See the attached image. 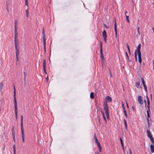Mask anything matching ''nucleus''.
Masks as SVG:
<instances>
[{
	"label": "nucleus",
	"mask_w": 154,
	"mask_h": 154,
	"mask_svg": "<svg viewBox=\"0 0 154 154\" xmlns=\"http://www.w3.org/2000/svg\"><path fill=\"white\" fill-rule=\"evenodd\" d=\"M18 33L17 32V28H15V30H14V35H17Z\"/></svg>",
	"instance_id": "nucleus-36"
},
{
	"label": "nucleus",
	"mask_w": 154,
	"mask_h": 154,
	"mask_svg": "<svg viewBox=\"0 0 154 154\" xmlns=\"http://www.w3.org/2000/svg\"><path fill=\"white\" fill-rule=\"evenodd\" d=\"M24 86L25 87L26 85V79H24Z\"/></svg>",
	"instance_id": "nucleus-40"
},
{
	"label": "nucleus",
	"mask_w": 154,
	"mask_h": 154,
	"mask_svg": "<svg viewBox=\"0 0 154 154\" xmlns=\"http://www.w3.org/2000/svg\"><path fill=\"white\" fill-rule=\"evenodd\" d=\"M101 113H102V116H103V115H104V112H103V111H102V110H101Z\"/></svg>",
	"instance_id": "nucleus-47"
},
{
	"label": "nucleus",
	"mask_w": 154,
	"mask_h": 154,
	"mask_svg": "<svg viewBox=\"0 0 154 154\" xmlns=\"http://www.w3.org/2000/svg\"><path fill=\"white\" fill-rule=\"evenodd\" d=\"M151 152L152 153L154 152V146L153 144H151L150 146Z\"/></svg>",
	"instance_id": "nucleus-17"
},
{
	"label": "nucleus",
	"mask_w": 154,
	"mask_h": 154,
	"mask_svg": "<svg viewBox=\"0 0 154 154\" xmlns=\"http://www.w3.org/2000/svg\"><path fill=\"white\" fill-rule=\"evenodd\" d=\"M114 30L115 33L116 38H117V25L116 20H115L114 23Z\"/></svg>",
	"instance_id": "nucleus-11"
},
{
	"label": "nucleus",
	"mask_w": 154,
	"mask_h": 154,
	"mask_svg": "<svg viewBox=\"0 0 154 154\" xmlns=\"http://www.w3.org/2000/svg\"><path fill=\"white\" fill-rule=\"evenodd\" d=\"M150 139V140L153 144H154V139L152 137L149 138Z\"/></svg>",
	"instance_id": "nucleus-24"
},
{
	"label": "nucleus",
	"mask_w": 154,
	"mask_h": 154,
	"mask_svg": "<svg viewBox=\"0 0 154 154\" xmlns=\"http://www.w3.org/2000/svg\"><path fill=\"white\" fill-rule=\"evenodd\" d=\"M12 135H15L14 129V126H13L12 127Z\"/></svg>",
	"instance_id": "nucleus-23"
},
{
	"label": "nucleus",
	"mask_w": 154,
	"mask_h": 154,
	"mask_svg": "<svg viewBox=\"0 0 154 154\" xmlns=\"http://www.w3.org/2000/svg\"><path fill=\"white\" fill-rule=\"evenodd\" d=\"M124 112L126 118H127L128 115L126 110H124Z\"/></svg>",
	"instance_id": "nucleus-32"
},
{
	"label": "nucleus",
	"mask_w": 154,
	"mask_h": 154,
	"mask_svg": "<svg viewBox=\"0 0 154 154\" xmlns=\"http://www.w3.org/2000/svg\"><path fill=\"white\" fill-rule=\"evenodd\" d=\"M109 74H110V76L111 77L112 76V73H111V72L110 69L109 70Z\"/></svg>",
	"instance_id": "nucleus-46"
},
{
	"label": "nucleus",
	"mask_w": 154,
	"mask_h": 154,
	"mask_svg": "<svg viewBox=\"0 0 154 154\" xmlns=\"http://www.w3.org/2000/svg\"><path fill=\"white\" fill-rule=\"evenodd\" d=\"M94 139L96 143H97L98 142H99L98 141L96 137V135L95 134H94Z\"/></svg>",
	"instance_id": "nucleus-28"
},
{
	"label": "nucleus",
	"mask_w": 154,
	"mask_h": 154,
	"mask_svg": "<svg viewBox=\"0 0 154 154\" xmlns=\"http://www.w3.org/2000/svg\"><path fill=\"white\" fill-rule=\"evenodd\" d=\"M99 148V152H101V148H102V147H100V148Z\"/></svg>",
	"instance_id": "nucleus-50"
},
{
	"label": "nucleus",
	"mask_w": 154,
	"mask_h": 154,
	"mask_svg": "<svg viewBox=\"0 0 154 154\" xmlns=\"http://www.w3.org/2000/svg\"><path fill=\"white\" fill-rule=\"evenodd\" d=\"M146 98H147V101H149V98L148 97V96H147V95L146 96Z\"/></svg>",
	"instance_id": "nucleus-44"
},
{
	"label": "nucleus",
	"mask_w": 154,
	"mask_h": 154,
	"mask_svg": "<svg viewBox=\"0 0 154 154\" xmlns=\"http://www.w3.org/2000/svg\"><path fill=\"white\" fill-rule=\"evenodd\" d=\"M17 35H14V43L15 45H19V41L17 39Z\"/></svg>",
	"instance_id": "nucleus-10"
},
{
	"label": "nucleus",
	"mask_w": 154,
	"mask_h": 154,
	"mask_svg": "<svg viewBox=\"0 0 154 154\" xmlns=\"http://www.w3.org/2000/svg\"><path fill=\"white\" fill-rule=\"evenodd\" d=\"M46 79L47 81L48 82V76H47V77L46 78Z\"/></svg>",
	"instance_id": "nucleus-58"
},
{
	"label": "nucleus",
	"mask_w": 154,
	"mask_h": 154,
	"mask_svg": "<svg viewBox=\"0 0 154 154\" xmlns=\"http://www.w3.org/2000/svg\"><path fill=\"white\" fill-rule=\"evenodd\" d=\"M124 124H125V128L126 129V130H127V123H126V120L125 119H124Z\"/></svg>",
	"instance_id": "nucleus-25"
},
{
	"label": "nucleus",
	"mask_w": 154,
	"mask_h": 154,
	"mask_svg": "<svg viewBox=\"0 0 154 154\" xmlns=\"http://www.w3.org/2000/svg\"><path fill=\"white\" fill-rule=\"evenodd\" d=\"M150 111V110H149V109H148V110L147 111V116L149 118L150 117V115H149V112Z\"/></svg>",
	"instance_id": "nucleus-30"
},
{
	"label": "nucleus",
	"mask_w": 154,
	"mask_h": 154,
	"mask_svg": "<svg viewBox=\"0 0 154 154\" xmlns=\"http://www.w3.org/2000/svg\"><path fill=\"white\" fill-rule=\"evenodd\" d=\"M42 38H43V45H44V51L46 52V37L45 35V30L44 28L43 27L42 29Z\"/></svg>",
	"instance_id": "nucleus-3"
},
{
	"label": "nucleus",
	"mask_w": 154,
	"mask_h": 154,
	"mask_svg": "<svg viewBox=\"0 0 154 154\" xmlns=\"http://www.w3.org/2000/svg\"><path fill=\"white\" fill-rule=\"evenodd\" d=\"M125 16L126 17V20H127V22H128V23H129V16L128 15H126Z\"/></svg>",
	"instance_id": "nucleus-31"
},
{
	"label": "nucleus",
	"mask_w": 154,
	"mask_h": 154,
	"mask_svg": "<svg viewBox=\"0 0 154 154\" xmlns=\"http://www.w3.org/2000/svg\"><path fill=\"white\" fill-rule=\"evenodd\" d=\"M126 46H127V48H128V50L129 54H131V52H130V49L129 46V45H128V44L127 43L126 44Z\"/></svg>",
	"instance_id": "nucleus-22"
},
{
	"label": "nucleus",
	"mask_w": 154,
	"mask_h": 154,
	"mask_svg": "<svg viewBox=\"0 0 154 154\" xmlns=\"http://www.w3.org/2000/svg\"><path fill=\"white\" fill-rule=\"evenodd\" d=\"M43 69H44V71L45 73V74H47L46 71V68H44Z\"/></svg>",
	"instance_id": "nucleus-42"
},
{
	"label": "nucleus",
	"mask_w": 154,
	"mask_h": 154,
	"mask_svg": "<svg viewBox=\"0 0 154 154\" xmlns=\"http://www.w3.org/2000/svg\"><path fill=\"white\" fill-rule=\"evenodd\" d=\"M146 133L147 134V136L149 138L152 137V135L151 134L149 130H147L146 131Z\"/></svg>",
	"instance_id": "nucleus-16"
},
{
	"label": "nucleus",
	"mask_w": 154,
	"mask_h": 154,
	"mask_svg": "<svg viewBox=\"0 0 154 154\" xmlns=\"http://www.w3.org/2000/svg\"><path fill=\"white\" fill-rule=\"evenodd\" d=\"M126 104H127V108H128L129 106H128V104H127V103L126 102Z\"/></svg>",
	"instance_id": "nucleus-61"
},
{
	"label": "nucleus",
	"mask_w": 154,
	"mask_h": 154,
	"mask_svg": "<svg viewBox=\"0 0 154 154\" xmlns=\"http://www.w3.org/2000/svg\"><path fill=\"white\" fill-rule=\"evenodd\" d=\"M149 101H147V107L148 109H149V110L150 109H149Z\"/></svg>",
	"instance_id": "nucleus-27"
},
{
	"label": "nucleus",
	"mask_w": 154,
	"mask_h": 154,
	"mask_svg": "<svg viewBox=\"0 0 154 154\" xmlns=\"http://www.w3.org/2000/svg\"><path fill=\"white\" fill-rule=\"evenodd\" d=\"M106 102L108 103L111 102L112 101V99L109 96H107L105 98Z\"/></svg>",
	"instance_id": "nucleus-13"
},
{
	"label": "nucleus",
	"mask_w": 154,
	"mask_h": 154,
	"mask_svg": "<svg viewBox=\"0 0 154 154\" xmlns=\"http://www.w3.org/2000/svg\"><path fill=\"white\" fill-rule=\"evenodd\" d=\"M127 11H125V15H127V14H127Z\"/></svg>",
	"instance_id": "nucleus-64"
},
{
	"label": "nucleus",
	"mask_w": 154,
	"mask_h": 154,
	"mask_svg": "<svg viewBox=\"0 0 154 154\" xmlns=\"http://www.w3.org/2000/svg\"><path fill=\"white\" fill-rule=\"evenodd\" d=\"M90 97L91 98L93 99L94 97V93L93 92H91L90 94Z\"/></svg>",
	"instance_id": "nucleus-19"
},
{
	"label": "nucleus",
	"mask_w": 154,
	"mask_h": 154,
	"mask_svg": "<svg viewBox=\"0 0 154 154\" xmlns=\"http://www.w3.org/2000/svg\"><path fill=\"white\" fill-rule=\"evenodd\" d=\"M12 135L13 140L14 142H15V135Z\"/></svg>",
	"instance_id": "nucleus-39"
},
{
	"label": "nucleus",
	"mask_w": 154,
	"mask_h": 154,
	"mask_svg": "<svg viewBox=\"0 0 154 154\" xmlns=\"http://www.w3.org/2000/svg\"><path fill=\"white\" fill-rule=\"evenodd\" d=\"M147 122L148 124V125L149 124V119L148 118H147Z\"/></svg>",
	"instance_id": "nucleus-51"
},
{
	"label": "nucleus",
	"mask_w": 154,
	"mask_h": 154,
	"mask_svg": "<svg viewBox=\"0 0 154 154\" xmlns=\"http://www.w3.org/2000/svg\"><path fill=\"white\" fill-rule=\"evenodd\" d=\"M144 102L145 104V106L146 107V100H144Z\"/></svg>",
	"instance_id": "nucleus-48"
},
{
	"label": "nucleus",
	"mask_w": 154,
	"mask_h": 154,
	"mask_svg": "<svg viewBox=\"0 0 154 154\" xmlns=\"http://www.w3.org/2000/svg\"><path fill=\"white\" fill-rule=\"evenodd\" d=\"M104 109L105 111L106 116L107 119L109 118V111L108 108V105L106 102L103 103Z\"/></svg>",
	"instance_id": "nucleus-1"
},
{
	"label": "nucleus",
	"mask_w": 154,
	"mask_h": 154,
	"mask_svg": "<svg viewBox=\"0 0 154 154\" xmlns=\"http://www.w3.org/2000/svg\"><path fill=\"white\" fill-rule=\"evenodd\" d=\"M3 86V83H0V89L1 90H2Z\"/></svg>",
	"instance_id": "nucleus-33"
},
{
	"label": "nucleus",
	"mask_w": 154,
	"mask_h": 154,
	"mask_svg": "<svg viewBox=\"0 0 154 154\" xmlns=\"http://www.w3.org/2000/svg\"><path fill=\"white\" fill-rule=\"evenodd\" d=\"M97 117H99L98 120L100 121V118H99V116L98 114H97Z\"/></svg>",
	"instance_id": "nucleus-56"
},
{
	"label": "nucleus",
	"mask_w": 154,
	"mask_h": 154,
	"mask_svg": "<svg viewBox=\"0 0 154 154\" xmlns=\"http://www.w3.org/2000/svg\"><path fill=\"white\" fill-rule=\"evenodd\" d=\"M122 108L123 109V111L125 110V106H124V104L122 102Z\"/></svg>",
	"instance_id": "nucleus-38"
},
{
	"label": "nucleus",
	"mask_w": 154,
	"mask_h": 154,
	"mask_svg": "<svg viewBox=\"0 0 154 154\" xmlns=\"http://www.w3.org/2000/svg\"><path fill=\"white\" fill-rule=\"evenodd\" d=\"M129 152H130V154H132V152H131V149H129Z\"/></svg>",
	"instance_id": "nucleus-53"
},
{
	"label": "nucleus",
	"mask_w": 154,
	"mask_h": 154,
	"mask_svg": "<svg viewBox=\"0 0 154 154\" xmlns=\"http://www.w3.org/2000/svg\"><path fill=\"white\" fill-rule=\"evenodd\" d=\"M16 50V57H18L19 55V45H15Z\"/></svg>",
	"instance_id": "nucleus-5"
},
{
	"label": "nucleus",
	"mask_w": 154,
	"mask_h": 154,
	"mask_svg": "<svg viewBox=\"0 0 154 154\" xmlns=\"http://www.w3.org/2000/svg\"><path fill=\"white\" fill-rule=\"evenodd\" d=\"M139 29H140V28L139 27H138L137 28V31H139Z\"/></svg>",
	"instance_id": "nucleus-60"
},
{
	"label": "nucleus",
	"mask_w": 154,
	"mask_h": 154,
	"mask_svg": "<svg viewBox=\"0 0 154 154\" xmlns=\"http://www.w3.org/2000/svg\"><path fill=\"white\" fill-rule=\"evenodd\" d=\"M138 61L140 65H141V63L142 62V58H141V54H138Z\"/></svg>",
	"instance_id": "nucleus-15"
},
{
	"label": "nucleus",
	"mask_w": 154,
	"mask_h": 154,
	"mask_svg": "<svg viewBox=\"0 0 154 154\" xmlns=\"http://www.w3.org/2000/svg\"><path fill=\"white\" fill-rule=\"evenodd\" d=\"M137 100L138 103L140 105H142L143 103L142 97L141 96H139L138 97Z\"/></svg>",
	"instance_id": "nucleus-9"
},
{
	"label": "nucleus",
	"mask_w": 154,
	"mask_h": 154,
	"mask_svg": "<svg viewBox=\"0 0 154 154\" xmlns=\"http://www.w3.org/2000/svg\"><path fill=\"white\" fill-rule=\"evenodd\" d=\"M103 40L105 41V42H106V37H103Z\"/></svg>",
	"instance_id": "nucleus-41"
},
{
	"label": "nucleus",
	"mask_w": 154,
	"mask_h": 154,
	"mask_svg": "<svg viewBox=\"0 0 154 154\" xmlns=\"http://www.w3.org/2000/svg\"><path fill=\"white\" fill-rule=\"evenodd\" d=\"M137 53H136V52H134V57L135 59L136 62L137 61Z\"/></svg>",
	"instance_id": "nucleus-26"
},
{
	"label": "nucleus",
	"mask_w": 154,
	"mask_h": 154,
	"mask_svg": "<svg viewBox=\"0 0 154 154\" xmlns=\"http://www.w3.org/2000/svg\"><path fill=\"white\" fill-rule=\"evenodd\" d=\"M103 118L104 119L105 121H106V117H105V115H103Z\"/></svg>",
	"instance_id": "nucleus-43"
},
{
	"label": "nucleus",
	"mask_w": 154,
	"mask_h": 154,
	"mask_svg": "<svg viewBox=\"0 0 154 154\" xmlns=\"http://www.w3.org/2000/svg\"><path fill=\"white\" fill-rule=\"evenodd\" d=\"M137 32H138V35H140V32H139V31H137Z\"/></svg>",
	"instance_id": "nucleus-59"
},
{
	"label": "nucleus",
	"mask_w": 154,
	"mask_h": 154,
	"mask_svg": "<svg viewBox=\"0 0 154 154\" xmlns=\"http://www.w3.org/2000/svg\"><path fill=\"white\" fill-rule=\"evenodd\" d=\"M141 80H142V83H143V87H144V88L145 89V90L146 91H147V87H146V84H145V82L144 81V80L142 78H141Z\"/></svg>",
	"instance_id": "nucleus-14"
},
{
	"label": "nucleus",
	"mask_w": 154,
	"mask_h": 154,
	"mask_svg": "<svg viewBox=\"0 0 154 154\" xmlns=\"http://www.w3.org/2000/svg\"><path fill=\"white\" fill-rule=\"evenodd\" d=\"M5 144H4V146H3V151H4L5 150Z\"/></svg>",
	"instance_id": "nucleus-45"
},
{
	"label": "nucleus",
	"mask_w": 154,
	"mask_h": 154,
	"mask_svg": "<svg viewBox=\"0 0 154 154\" xmlns=\"http://www.w3.org/2000/svg\"><path fill=\"white\" fill-rule=\"evenodd\" d=\"M125 54H126V56L127 57V58H128V54L126 52H125Z\"/></svg>",
	"instance_id": "nucleus-54"
},
{
	"label": "nucleus",
	"mask_w": 154,
	"mask_h": 154,
	"mask_svg": "<svg viewBox=\"0 0 154 154\" xmlns=\"http://www.w3.org/2000/svg\"><path fill=\"white\" fill-rule=\"evenodd\" d=\"M103 37H105H105H106V36H107L106 32L104 29V30L103 32Z\"/></svg>",
	"instance_id": "nucleus-18"
},
{
	"label": "nucleus",
	"mask_w": 154,
	"mask_h": 154,
	"mask_svg": "<svg viewBox=\"0 0 154 154\" xmlns=\"http://www.w3.org/2000/svg\"><path fill=\"white\" fill-rule=\"evenodd\" d=\"M14 106L15 109V115L16 119H17V103H14Z\"/></svg>",
	"instance_id": "nucleus-6"
},
{
	"label": "nucleus",
	"mask_w": 154,
	"mask_h": 154,
	"mask_svg": "<svg viewBox=\"0 0 154 154\" xmlns=\"http://www.w3.org/2000/svg\"><path fill=\"white\" fill-rule=\"evenodd\" d=\"M120 142L121 141H122V138H120Z\"/></svg>",
	"instance_id": "nucleus-63"
},
{
	"label": "nucleus",
	"mask_w": 154,
	"mask_h": 154,
	"mask_svg": "<svg viewBox=\"0 0 154 154\" xmlns=\"http://www.w3.org/2000/svg\"><path fill=\"white\" fill-rule=\"evenodd\" d=\"M96 143L97 144V145L99 148H100V147H101L99 142H98L97 143Z\"/></svg>",
	"instance_id": "nucleus-37"
},
{
	"label": "nucleus",
	"mask_w": 154,
	"mask_h": 154,
	"mask_svg": "<svg viewBox=\"0 0 154 154\" xmlns=\"http://www.w3.org/2000/svg\"><path fill=\"white\" fill-rule=\"evenodd\" d=\"M21 134L22 137V140L23 142H25V140L24 138V130L23 126V116L22 115L21 116Z\"/></svg>",
	"instance_id": "nucleus-2"
},
{
	"label": "nucleus",
	"mask_w": 154,
	"mask_h": 154,
	"mask_svg": "<svg viewBox=\"0 0 154 154\" xmlns=\"http://www.w3.org/2000/svg\"><path fill=\"white\" fill-rule=\"evenodd\" d=\"M6 9H7V10L8 12H8H9V10H8V8L7 7Z\"/></svg>",
	"instance_id": "nucleus-62"
},
{
	"label": "nucleus",
	"mask_w": 154,
	"mask_h": 154,
	"mask_svg": "<svg viewBox=\"0 0 154 154\" xmlns=\"http://www.w3.org/2000/svg\"><path fill=\"white\" fill-rule=\"evenodd\" d=\"M14 103H15L17 102L16 101V90H15V87L14 85Z\"/></svg>",
	"instance_id": "nucleus-12"
},
{
	"label": "nucleus",
	"mask_w": 154,
	"mask_h": 154,
	"mask_svg": "<svg viewBox=\"0 0 154 154\" xmlns=\"http://www.w3.org/2000/svg\"><path fill=\"white\" fill-rule=\"evenodd\" d=\"M141 45L140 44L138 45L137 46V48L135 51V52H136V53H137L138 54H141V51H140V49L141 48Z\"/></svg>",
	"instance_id": "nucleus-8"
},
{
	"label": "nucleus",
	"mask_w": 154,
	"mask_h": 154,
	"mask_svg": "<svg viewBox=\"0 0 154 154\" xmlns=\"http://www.w3.org/2000/svg\"><path fill=\"white\" fill-rule=\"evenodd\" d=\"M17 21L16 20H15V28H17Z\"/></svg>",
	"instance_id": "nucleus-34"
},
{
	"label": "nucleus",
	"mask_w": 154,
	"mask_h": 154,
	"mask_svg": "<svg viewBox=\"0 0 154 154\" xmlns=\"http://www.w3.org/2000/svg\"><path fill=\"white\" fill-rule=\"evenodd\" d=\"M122 147H124V145L123 143H121Z\"/></svg>",
	"instance_id": "nucleus-57"
},
{
	"label": "nucleus",
	"mask_w": 154,
	"mask_h": 154,
	"mask_svg": "<svg viewBox=\"0 0 154 154\" xmlns=\"http://www.w3.org/2000/svg\"><path fill=\"white\" fill-rule=\"evenodd\" d=\"M24 79H26L27 74L25 72H23Z\"/></svg>",
	"instance_id": "nucleus-35"
},
{
	"label": "nucleus",
	"mask_w": 154,
	"mask_h": 154,
	"mask_svg": "<svg viewBox=\"0 0 154 154\" xmlns=\"http://www.w3.org/2000/svg\"><path fill=\"white\" fill-rule=\"evenodd\" d=\"M16 57V61L17 62L19 60L18 57L17 56V57Z\"/></svg>",
	"instance_id": "nucleus-49"
},
{
	"label": "nucleus",
	"mask_w": 154,
	"mask_h": 154,
	"mask_svg": "<svg viewBox=\"0 0 154 154\" xmlns=\"http://www.w3.org/2000/svg\"><path fill=\"white\" fill-rule=\"evenodd\" d=\"M104 27H106V28H108V27L107 26V25L106 24H104Z\"/></svg>",
	"instance_id": "nucleus-52"
},
{
	"label": "nucleus",
	"mask_w": 154,
	"mask_h": 154,
	"mask_svg": "<svg viewBox=\"0 0 154 154\" xmlns=\"http://www.w3.org/2000/svg\"><path fill=\"white\" fill-rule=\"evenodd\" d=\"M25 5L27 6V9L26 10V16L27 17H28L29 16V12H28V0H25Z\"/></svg>",
	"instance_id": "nucleus-7"
},
{
	"label": "nucleus",
	"mask_w": 154,
	"mask_h": 154,
	"mask_svg": "<svg viewBox=\"0 0 154 154\" xmlns=\"http://www.w3.org/2000/svg\"><path fill=\"white\" fill-rule=\"evenodd\" d=\"M43 68H46V60H43Z\"/></svg>",
	"instance_id": "nucleus-21"
},
{
	"label": "nucleus",
	"mask_w": 154,
	"mask_h": 154,
	"mask_svg": "<svg viewBox=\"0 0 154 154\" xmlns=\"http://www.w3.org/2000/svg\"><path fill=\"white\" fill-rule=\"evenodd\" d=\"M14 154H16V149L15 148V145H14L13 146Z\"/></svg>",
	"instance_id": "nucleus-29"
},
{
	"label": "nucleus",
	"mask_w": 154,
	"mask_h": 154,
	"mask_svg": "<svg viewBox=\"0 0 154 154\" xmlns=\"http://www.w3.org/2000/svg\"><path fill=\"white\" fill-rule=\"evenodd\" d=\"M100 57L101 59L103 60V54L102 51V44L101 42L100 43Z\"/></svg>",
	"instance_id": "nucleus-4"
},
{
	"label": "nucleus",
	"mask_w": 154,
	"mask_h": 154,
	"mask_svg": "<svg viewBox=\"0 0 154 154\" xmlns=\"http://www.w3.org/2000/svg\"><path fill=\"white\" fill-rule=\"evenodd\" d=\"M153 69L154 70V60H153Z\"/></svg>",
	"instance_id": "nucleus-55"
},
{
	"label": "nucleus",
	"mask_w": 154,
	"mask_h": 154,
	"mask_svg": "<svg viewBox=\"0 0 154 154\" xmlns=\"http://www.w3.org/2000/svg\"><path fill=\"white\" fill-rule=\"evenodd\" d=\"M140 82H136L135 86L137 88H139L140 87Z\"/></svg>",
	"instance_id": "nucleus-20"
}]
</instances>
